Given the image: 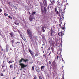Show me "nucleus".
<instances>
[{
    "label": "nucleus",
    "instance_id": "obj_1",
    "mask_svg": "<svg viewBox=\"0 0 79 79\" xmlns=\"http://www.w3.org/2000/svg\"><path fill=\"white\" fill-rule=\"evenodd\" d=\"M27 32L30 39H31V40H33V38L32 37V31L29 29H28L27 30Z\"/></svg>",
    "mask_w": 79,
    "mask_h": 79
},
{
    "label": "nucleus",
    "instance_id": "obj_2",
    "mask_svg": "<svg viewBox=\"0 0 79 79\" xmlns=\"http://www.w3.org/2000/svg\"><path fill=\"white\" fill-rule=\"evenodd\" d=\"M28 51H29L30 54H31L32 58H33V59H35V56H34V53L32 51V50H31V49H29Z\"/></svg>",
    "mask_w": 79,
    "mask_h": 79
},
{
    "label": "nucleus",
    "instance_id": "obj_3",
    "mask_svg": "<svg viewBox=\"0 0 79 79\" xmlns=\"http://www.w3.org/2000/svg\"><path fill=\"white\" fill-rule=\"evenodd\" d=\"M59 22L60 23V24H59V26L61 28H62V29H63V30H64V29H66L65 27V26L64 25L63 26V27H62L61 26V24H62V22H61V19H59Z\"/></svg>",
    "mask_w": 79,
    "mask_h": 79
},
{
    "label": "nucleus",
    "instance_id": "obj_4",
    "mask_svg": "<svg viewBox=\"0 0 79 79\" xmlns=\"http://www.w3.org/2000/svg\"><path fill=\"white\" fill-rule=\"evenodd\" d=\"M19 65L21 66L22 68H24L25 67H26V66H27V65H25V64L23 63H20L19 64Z\"/></svg>",
    "mask_w": 79,
    "mask_h": 79
},
{
    "label": "nucleus",
    "instance_id": "obj_5",
    "mask_svg": "<svg viewBox=\"0 0 79 79\" xmlns=\"http://www.w3.org/2000/svg\"><path fill=\"white\" fill-rule=\"evenodd\" d=\"M34 16H32V15H31L29 17V20L30 21H32L34 19Z\"/></svg>",
    "mask_w": 79,
    "mask_h": 79
},
{
    "label": "nucleus",
    "instance_id": "obj_6",
    "mask_svg": "<svg viewBox=\"0 0 79 79\" xmlns=\"http://www.w3.org/2000/svg\"><path fill=\"white\" fill-rule=\"evenodd\" d=\"M19 34L21 37L22 38L23 40H24V35H23V33H22L21 32H19Z\"/></svg>",
    "mask_w": 79,
    "mask_h": 79
},
{
    "label": "nucleus",
    "instance_id": "obj_7",
    "mask_svg": "<svg viewBox=\"0 0 79 79\" xmlns=\"http://www.w3.org/2000/svg\"><path fill=\"white\" fill-rule=\"evenodd\" d=\"M61 57V54L57 55L55 59H56L57 60H58V58H60Z\"/></svg>",
    "mask_w": 79,
    "mask_h": 79
},
{
    "label": "nucleus",
    "instance_id": "obj_8",
    "mask_svg": "<svg viewBox=\"0 0 79 79\" xmlns=\"http://www.w3.org/2000/svg\"><path fill=\"white\" fill-rule=\"evenodd\" d=\"M35 69L36 70V72L38 73H40V69H39V67L35 68Z\"/></svg>",
    "mask_w": 79,
    "mask_h": 79
},
{
    "label": "nucleus",
    "instance_id": "obj_9",
    "mask_svg": "<svg viewBox=\"0 0 79 79\" xmlns=\"http://www.w3.org/2000/svg\"><path fill=\"white\" fill-rule=\"evenodd\" d=\"M9 34H10V37L13 38L14 37V33H13V32H11L10 33H9Z\"/></svg>",
    "mask_w": 79,
    "mask_h": 79
},
{
    "label": "nucleus",
    "instance_id": "obj_10",
    "mask_svg": "<svg viewBox=\"0 0 79 79\" xmlns=\"http://www.w3.org/2000/svg\"><path fill=\"white\" fill-rule=\"evenodd\" d=\"M55 0H53L51 2V4L52 5H53L55 3Z\"/></svg>",
    "mask_w": 79,
    "mask_h": 79
},
{
    "label": "nucleus",
    "instance_id": "obj_11",
    "mask_svg": "<svg viewBox=\"0 0 79 79\" xmlns=\"http://www.w3.org/2000/svg\"><path fill=\"white\" fill-rule=\"evenodd\" d=\"M42 30H43L42 31L43 32H44L45 31V29H44V25L41 28Z\"/></svg>",
    "mask_w": 79,
    "mask_h": 79
},
{
    "label": "nucleus",
    "instance_id": "obj_12",
    "mask_svg": "<svg viewBox=\"0 0 79 79\" xmlns=\"http://www.w3.org/2000/svg\"><path fill=\"white\" fill-rule=\"evenodd\" d=\"M15 24L16 25H19V23L17 21H15L14 22Z\"/></svg>",
    "mask_w": 79,
    "mask_h": 79
},
{
    "label": "nucleus",
    "instance_id": "obj_13",
    "mask_svg": "<svg viewBox=\"0 0 79 79\" xmlns=\"http://www.w3.org/2000/svg\"><path fill=\"white\" fill-rule=\"evenodd\" d=\"M23 61H24V58H22L21 60L19 61V63H21L23 62Z\"/></svg>",
    "mask_w": 79,
    "mask_h": 79
},
{
    "label": "nucleus",
    "instance_id": "obj_14",
    "mask_svg": "<svg viewBox=\"0 0 79 79\" xmlns=\"http://www.w3.org/2000/svg\"><path fill=\"white\" fill-rule=\"evenodd\" d=\"M57 6L58 8H60V2H59L58 1H57Z\"/></svg>",
    "mask_w": 79,
    "mask_h": 79
},
{
    "label": "nucleus",
    "instance_id": "obj_15",
    "mask_svg": "<svg viewBox=\"0 0 79 79\" xmlns=\"http://www.w3.org/2000/svg\"><path fill=\"white\" fill-rule=\"evenodd\" d=\"M27 61H29V60L27 59H26L25 60L23 59V62H25L26 63L27 62Z\"/></svg>",
    "mask_w": 79,
    "mask_h": 79
},
{
    "label": "nucleus",
    "instance_id": "obj_16",
    "mask_svg": "<svg viewBox=\"0 0 79 79\" xmlns=\"http://www.w3.org/2000/svg\"><path fill=\"white\" fill-rule=\"evenodd\" d=\"M61 34H62V31H61V32H59L58 33V35L59 36H61Z\"/></svg>",
    "mask_w": 79,
    "mask_h": 79
},
{
    "label": "nucleus",
    "instance_id": "obj_17",
    "mask_svg": "<svg viewBox=\"0 0 79 79\" xmlns=\"http://www.w3.org/2000/svg\"><path fill=\"white\" fill-rule=\"evenodd\" d=\"M36 53L35 54V56H39V52H36Z\"/></svg>",
    "mask_w": 79,
    "mask_h": 79
},
{
    "label": "nucleus",
    "instance_id": "obj_18",
    "mask_svg": "<svg viewBox=\"0 0 79 79\" xmlns=\"http://www.w3.org/2000/svg\"><path fill=\"white\" fill-rule=\"evenodd\" d=\"M59 40V39H56V40H55V42H56V44H57V43H58V41Z\"/></svg>",
    "mask_w": 79,
    "mask_h": 79
},
{
    "label": "nucleus",
    "instance_id": "obj_19",
    "mask_svg": "<svg viewBox=\"0 0 79 79\" xmlns=\"http://www.w3.org/2000/svg\"><path fill=\"white\" fill-rule=\"evenodd\" d=\"M51 34H53V32H54V31L52 29H51Z\"/></svg>",
    "mask_w": 79,
    "mask_h": 79
},
{
    "label": "nucleus",
    "instance_id": "obj_20",
    "mask_svg": "<svg viewBox=\"0 0 79 79\" xmlns=\"http://www.w3.org/2000/svg\"><path fill=\"white\" fill-rule=\"evenodd\" d=\"M44 11L45 13H47V12L46 11H47V10L46 9V8H45V7H44Z\"/></svg>",
    "mask_w": 79,
    "mask_h": 79
},
{
    "label": "nucleus",
    "instance_id": "obj_21",
    "mask_svg": "<svg viewBox=\"0 0 79 79\" xmlns=\"http://www.w3.org/2000/svg\"><path fill=\"white\" fill-rule=\"evenodd\" d=\"M60 10H59V12L60 13V12H61L62 11V8H61V7H60Z\"/></svg>",
    "mask_w": 79,
    "mask_h": 79
},
{
    "label": "nucleus",
    "instance_id": "obj_22",
    "mask_svg": "<svg viewBox=\"0 0 79 79\" xmlns=\"http://www.w3.org/2000/svg\"><path fill=\"white\" fill-rule=\"evenodd\" d=\"M45 68V66H42L41 67V69L42 70V69H44Z\"/></svg>",
    "mask_w": 79,
    "mask_h": 79
},
{
    "label": "nucleus",
    "instance_id": "obj_23",
    "mask_svg": "<svg viewBox=\"0 0 79 79\" xmlns=\"http://www.w3.org/2000/svg\"><path fill=\"white\" fill-rule=\"evenodd\" d=\"M3 50V48L2 47H1V52H0V53H2V52H2Z\"/></svg>",
    "mask_w": 79,
    "mask_h": 79
},
{
    "label": "nucleus",
    "instance_id": "obj_24",
    "mask_svg": "<svg viewBox=\"0 0 79 79\" xmlns=\"http://www.w3.org/2000/svg\"><path fill=\"white\" fill-rule=\"evenodd\" d=\"M6 52H8V48L7 47H7H6Z\"/></svg>",
    "mask_w": 79,
    "mask_h": 79
},
{
    "label": "nucleus",
    "instance_id": "obj_25",
    "mask_svg": "<svg viewBox=\"0 0 79 79\" xmlns=\"http://www.w3.org/2000/svg\"><path fill=\"white\" fill-rule=\"evenodd\" d=\"M50 34L51 37H54V35H53V33H50Z\"/></svg>",
    "mask_w": 79,
    "mask_h": 79
},
{
    "label": "nucleus",
    "instance_id": "obj_26",
    "mask_svg": "<svg viewBox=\"0 0 79 79\" xmlns=\"http://www.w3.org/2000/svg\"><path fill=\"white\" fill-rule=\"evenodd\" d=\"M13 62H14V61L13 60L11 61V60L9 61L10 63H13Z\"/></svg>",
    "mask_w": 79,
    "mask_h": 79
},
{
    "label": "nucleus",
    "instance_id": "obj_27",
    "mask_svg": "<svg viewBox=\"0 0 79 79\" xmlns=\"http://www.w3.org/2000/svg\"><path fill=\"white\" fill-rule=\"evenodd\" d=\"M10 69H12V68H13V65H10Z\"/></svg>",
    "mask_w": 79,
    "mask_h": 79
},
{
    "label": "nucleus",
    "instance_id": "obj_28",
    "mask_svg": "<svg viewBox=\"0 0 79 79\" xmlns=\"http://www.w3.org/2000/svg\"><path fill=\"white\" fill-rule=\"evenodd\" d=\"M31 69L33 71L34 70V65L32 66Z\"/></svg>",
    "mask_w": 79,
    "mask_h": 79
},
{
    "label": "nucleus",
    "instance_id": "obj_29",
    "mask_svg": "<svg viewBox=\"0 0 79 79\" xmlns=\"http://www.w3.org/2000/svg\"><path fill=\"white\" fill-rule=\"evenodd\" d=\"M36 13V12L34 11L32 13V15H34Z\"/></svg>",
    "mask_w": 79,
    "mask_h": 79
},
{
    "label": "nucleus",
    "instance_id": "obj_30",
    "mask_svg": "<svg viewBox=\"0 0 79 79\" xmlns=\"http://www.w3.org/2000/svg\"><path fill=\"white\" fill-rule=\"evenodd\" d=\"M56 11H57V9L56 8H55V12H56Z\"/></svg>",
    "mask_w": 79,
    "mask_h": 79
},
{
    "label": "nucleus",
    "instance_id": "obj_31",
    "mask_svg": "<svg viewBox=\"0 0 79 79\" xmlns=\"http://www.w3.org/2000/svg\"><path fill=\"white\" fill-rule=\"evenodd\" d=\"M15 42V40H13L11 41V43H14Z\"/></svg>",
    "mask_w": 79,
    "mask_h": 79
},
{
    "label": "nucleus",
    "instance_id": "obj_32",
    "mask_svg": "<svg viewBox=\"0 0 79 79\" xmlns=\"http://www.w3.org/2000/svg\"><path fill=\"white\" fill-rule=\"evenodd\" d=\"M8 18H10V19H13V18L12 17H11L10 16H9Z\"/></svg>",
    "mask_w": 79,
    "mask_h": 79
},
{
    "label": "nucleus",
    "instance_id": "obj_33",
    "mask_svg": "<svg viewBox=\"0 0 79 79\" xmlns=\"http://www.w3.org/2000/svg\"><path fill=\"white\" fill-rule=\"evenodd\" d=\"M64 35V33H62H62H61V37H62V36H63V35Z\"/></svg>",
    "mask_w": 79,
    "mask_h": 79
},
{
    "label": "nucleus",
    "instance_id": "obj_34",
    "mask_svg": "<svg viewBox=\"0 0 79 79\" xmlns=\"http://www.w3.org/2000/svg\"><path fill=\"white\" fill-rule=\"evenodd\" d=\"M0 76H3L4 75H3V74L2 73H1L0 74Z\"/></svg>",
    "mask_w": 79,
    "mask_h": 79
},
{
    "label": "nucleus",
    "instance_id": "obj_35",
    "mask_svg": "<svg viewBox=\"0 0 79 79\" xmlns=\"http://www.w3.org/2000/svg\"><path fill=\"white\" fill-rule=\"evenodd\" d=\"M42 1L44 3V2H45V3H46V0H42Z\"/></svg>",
    "mask_w": 79,
    "mask_h": 79
},
{
    "label": "nucleus",
    "instance_id": "obj_36",
    "mask_svg": "<svg viewBox=\"0 0 79 79\" xmlns=\"http://www.w3.org/2000/svg\"><path fill=\"white\" fill-rule=\"evenodd\" d=\"M39 77L40 79H42V77H41L40 76H39Z\"/></svg>",
    "mask_w": 79,
    "mask_h": 79
},
{
    "label": "nucleus",
    "instance_id": "obj_37",
    "mask_svg": "<svg viewBox=\"0 0 79 79\" xmlns=\"http://www.w3.org/2000/svg\"><path fill=\"white\" fill-rule=\"evenodd\" d=\"M56 14H57V15H58V14H60V12L57 11L56 13Z\"/></svg>",
    "mask_w": 79,
    "mask_h": 79
},
{
    "label": "nucleus",
    "instance_id": "obj_38",
    "mask_svg": "<svg viewBox=\"0 0 79 79\" xmlns=\"http://www.w3.org/2000/svg\"><path fill=\"white\" fill-rule=\"evenodd\" d=\"M8 14H6V13H4V15L5 16H8Z\"/></svg>",
    "mask_w": 79,
    "mask_h": 79
},
{
    "label": "nucleus",
    "instance_id": "obj_39",
    "mask_svg": "<svg viewBox=\"0 0 79 79\" xmlns=\"http://www.w3.org/2000/svg\"><path fill=\"white\" fill-rule=\"evenodd\" d=\"M5 66V65H2V68H3V69L4 68H4Z\"/></svg>",
    "mask_w": 79,
    "mask_h": 79
},
{
    "label": "nucleus",
    "instance_id": "obj_40",
    "mask_svg": "<svg viewBox=\"0 0 79 79\" xmlns=\"http://www.w3.org/2000/svg\"><path fill=\"white\" fill-rule=\"evenodd\" d=\"M46 56V54H44L43 55V57H45V56Z\"/></svg>",
    "mask_w": 79,
    "mask_h": 79
},
{
    "label": "nucleus",
    "instance_id": "obj_41",
    "mask_svg": "<svg viewBox=\"0 0 79 79\" xmlns=\"http://www.w3.org/2000/svg\"><path fill=\"white\" fill-rule=\"evenodd\" d=\"M48 64H52V63H51V61H49Z\"/></svg>",
    "mask_w": 79,
    "mask_h": 79
},
{
    "label": "nucleus",
    "instance_id": "obj_42",
    "mask_svg": "<svg viewBox=\"0 0 79 79\" xmlns=\"http://www.w3.org/2000/svg\"><path fill=\"white\" fill-rule=\"evenodd\" d=\"M33 79H37V77H34Z\"/></svg>",
    "mask_w": 79,
    "mask_h": 79
},
{
    "label": "nucleus",
    "instance_id": "obj_43",
    "mask_svg": "<svg viewBox=\"0 0 79 79\" xmlns=\"http://www.w3.org/2000/svg\"><path fill=\"white\" fill-rule=\"evenodd\" d=\"M41 12L42 13H44V10H42Z\"/></svg>",
    "mask_w": 79,
    "mask_h": 79
},
{
    "label": "nucleus",
    "instance_id": "obj_44",
    "mask_svg": "<svg viewBox=\"0 0 79 79\" xmlns=\"http://www.w3.org/2000/svg\"><path fill=\"white\" fill-rule=\"evenodd\" d=\"M5 70H3L2 71V73H5Z\"/></svg>",
    "mask_w": 79,
    "mask_h": 79
},
{
    "label": "nucleus",
    "instance_id": "obj_45",
    "mask_svg": "<svg viewBox=\"0 0 79 79\" xmlns=\"http://www.w3.org/2000/svg\"><path fill=\"white\" fill-rule=\"evenodd\" d=\"M0 35L2 37L3 36V35H2V34L1 33H0Z\"/></svg>",
    "mask_w": 79,
    "mask_h": 79
},
{
    "label": "nucleus",
    "instance_id": "obj_46",
    "mask_svg": "<svg viewBox=\"0 0 79 79\" xmlns=\"http://www.w3.org/2000/svg\"><path fill=\"white\" fill-rule=\"evenodd\" d=\"M0 12H2V9H0Z\"/></svg>",
    "mask_w": 79,
    "mask_h": 79
},
{
    "label": "nucleus",
    "instance_id": "obj_47",
    "mask_svg": "<svg viewBox=\"0 0 79 79\" xmlns=\"http://www.w3.org/2000/svg\"><path fill=\"white\" fill-rule=\"evenodd\" d=\"M20 43H20V42H18L16 43V44H20Z\"/></svg>",
    "mask_w": 79,
    "mask_h": 79
},
{
    "label": "nucleus",
    "instance_id": "obj_48",
    "mask_svg": "<svg viewBox=\"0 0 79 79\" xmlns=\"http://www.w3.org/2000/svg\"><path fill=\"white\" fill-rule=\"evenodd\" d=\"M58 15L59 16H60V13H59V14H58Z\"/></svg>",
    "mask_w": 79,
    "mask_h": 79
},
{
    "label": "nucleus",
    "instance_id": "obj_49",
    "mask_svg": "<svg viewBox=\"0 0 79 79\" xmlns=\"http://www.w3.org/2000/svg\"><path fill=\"white\" fill-rule=\"evenodd\" d=\"M61 79H64V76H63L62 77V78Z\"/></svg>",
    "mask_w": 79,
    "mask_h": 79
},
{
    "label": "nucleus",
    "instance_id": "obj_50",
    "mask_svg": "<svg viewBox=\"0 0 79 79\" xmlns=\"http://www.w3.org/2000/svg\"><path fill=\"white\" fill-rule=\"evenodd\" d=\"M62 61H64V60H63V58H62Z\"/></svg>",
    "mask_w": 79,
    "mask_h": 79
},
{
    "label": "nucleus",
    "instance_id": "obj_51",
    "mask_svg": "<svg viewBox=\"0 0 79 79\" xmlns=\"http://www.w3.org/2000/svg\"><path fill=\"white\" fill-rule=\"evenodd\" d=\"M48 50H50V48H48Z\"/></svg>",
    "mask_w": 79,
    "mask_h": 79
},
{
    "label": "nucleus",
    "instance_id": "obj_52",
    "mask_svg": "<svg viewBox=\"0 0 79 79\" xmlns=\"http://www.w3.org/2000/svg\"><path fill=\"white\" fill-rule=\"evenodd\" d=\"M13 79H16V77H15Z\"/></svg>",
    "mask_w": 79,
    "mask_h": 79
},
{
    "label": "nucleus",
    "instance_id": "obj_53",
    "mask_svg": "<svg viewBox=\"0 0 79 79\" xmlns=\"http://www.w3.org/2000/svg\"><path fill=\"white\" fill-rule=\"evenodd\" d=\"M23 68H22V67H21V68L20 69V70H22Z\"/></svg>",
    "mask_w": 79,
    "mask_h": 79
},
{
    "label": "nucleus",
    "instance_id": "obj_54",
    "mask_svg": "<svg viewBox=\"0 0 79 79\" xmlns=\"http://www.w3.org/2000/svg\"><path fill=\"white\" fill-rule=\"evenodd\" d=\"M8 44H7L6 47H7V48H8Z\"/></svg>",
    "mask_w": 79,
    "mask_h": 79
},
{
    "label": "nucleus",
    "instance_id": "obj_55",
    "mask_svg": "<svg viewBox=\"0 0 79 79\" xmlns=\"http://www.w3.org/2000/svg\"><path fill=\"white\" fill-rule=\"evenodd\" d=\"M28 13H29V14H30V15H31V12H29Z\"/></svg>",
    "mask_w": 79,
    "mask_h": 79
},
{
    "label": "nucleus",
    "instance_id": "obj_56",
    "mask_svg": "<svg viewBox=\"0 0 79 79\" xmlns=\"http://www.w3.org/2000/svg\"><path fill=\"white\" fill-rule=\"evenodd\" d=\"M50 54H48V56H50Z\"/></svg>",
    "mask_w": 79,
    "mask_h": 79
},
{
    "label": "nucleus",
    "instance_id": "obj_57",
    "mask_svg": "<svg viewBox=\"0 0 79 79\" xmlns=\"http://www.w3.org/2000/svg\"><path fill=\"white\" fill-rule=\"evenodd\" d=\"M43 45H44V44H43L42 45V46H43Z\"/></svg>",
    "mask_w": 79,
    "mask_h": 79
},
{
    "label": "nucleus",
    "instance_id": "obj_58",
    "mask_svg": "<svg viewBox=\"0 0 79 79\" xmlns=\"http://www.w3.org/2000/svg\"><path fill=\"white\" fill-rule=\"evenodd\" d=\"M41 48H43V47H41Z\"/></svg>",
    "mask_w": 79,
    "mask_h": 79
},
{
    "label": "nucleus",
    "instance_id": "obj_59",
    "mask_svg": "<svg viewBox=\"0 0 79 79\" xmlns=\"http://www.w3.org/2000/svg\"><path fill=\"white\" fill-rule=\"evenodd\" d=\"M49 54L50 55V54H51V52H50V53H49Z\"/></svg>",
    "mask_w": 79,
    "mask_h": 79
},
{
    "label": "nucleus",
    "instance_id": "obj_60",
    "mask_svg": "<svg viewBox=\"0 0 79 79\" xmlns=\"http://www.w3.org/2000/svg\"><path fill=\"white\" fill-rule=\"evenodd\" d=\"M51 49H52V48H51Z\"/></svg>",
    "mask_w": 79,
    "mask_h": 79
},
{
    "label": "nucleus",
    "instance_id": "obj_61",
    "mask_svg": "<svg viewBox=\"0 0 79 79\" xmlns=\"http://www.w3.org/2000/svg\"><path fill=\"white\" fill-rule=\"evenodd\" d=\"M43 53H44V51H43Z\"/></svg>",
    "mask_w": 79,
    "mask_h": 79
},
{
    "label": "nucleus",
    "instance_id": "obj_62",
    "mask_svg": "<svg viewBox=\"0 0 79 79\" xmlns=\"http://www.w3.org/2000/svg\"><path fill=\"white\" fill-rule=\"evenodd\" d=\"M15 6V8H16V7L15 6Z\"/></svg>",
    "mask_w": 79,
    "mask_h": 79
},
{
    "label": "nucleus",
    "instance_id": "obj_63",
    "mask_svg": "<svg viewBox=\"0 0 79 79\" xmlns=\"http://www.w3.org/2000/svg\"><path fill=\"white\" fill-rule=\"evenodd\" d=\"M65 25V23H64V25Z\"/></svg>",
    "mask_w": 79,
    "mask_h": 79
},
{
    "label": "nucleus",
    "instance_id": "obj_64",
    "mask_svg": "<svg viewBox=\"0 0 79 79\" xmlns=\"http://www.w3.org/2000/svg\"><path fill=\"white\" fill-rule=\"evenodd\" d=\"M6 79H8V78H6Z\"/></svg>",
    "mask_w": 79,
    "mask_h": 79
}]
</instances>
